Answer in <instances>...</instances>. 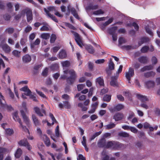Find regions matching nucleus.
<instances>
[{
    "instance_id": "obj_1",
    "label": "nucleus",
    "mask_w": 160,
    "mask_h": 160,
    "mask_svg": "<svg viewBox=\"0 0 160 160\" xmlns=\"http://www.w3.org/2000/svg\"><path fill=\"white\" fill-rule=\"evenodd\" d=\"M64 74L61 76V78L63 79L66 78L67 77V74L68 73L70 76L67 78V82L70 84L72 83L77 78V75L73 69L68 70H64Z\"/></svg>"
},
{
    "instance_id": "obj_2",
    "label": "nucleus",
    "mask_w": 160,
    "mask_h": 160,
    "mask_svg": "<svg viewBox=\"0 0 160 160\" xmlns=\"http://www.w3.org/2000/svg\"><path fill=\"white\" fill-rule=\"evenodd\" d=\"M105 140L101 139L98 142V144L101 147H105L106 148L116 149L120 147V143L117 142L111 141L105 143Z\"/></svg>"
},
{
    "instance_id": "obj_3",
    "label": "nucleus",
    "mask_w": 160,
    "mask_h": 160,
    "mask_svg": "<svg viewBox=\"0 0 160 160\" xmlns=\"http://www.w3.org/2000/svg\"><path fill=\"white\" fill-rule=\"evenodd\" d=\"M122 68L123 66L122 65H120L116 74H115L114 76L112 77V79L110 82L111 85L114 87L118 86L117 82L114 79H116L118 78L119 76V74L122 71Z\"/></svg>"
},
{
    "instance_id": "obj_4",
    "label": "nucleus",
    "mask_w": 160,
    "mask_h": 160,
    "mask_svg": "<svg viewBox=\"0 0 160 160\" xmlns=\"http://www.w3.org/2000/svg\"><path fill=\"white\" fill-rule=\"evenodd\" d=\"M56 10V9L54 7H48L47 8V9L46 8L44 9V11L46 12L47 15L48 17L50 18L52 20L54 21L55 22H58V20L55 18V16H54L53 15L50 14L49 12H52L53 11H54L55 12Z\"/></svg>"
},
{
    "instance_id": "obj_5",
    "label": "nucleus",
    "mask_w": 160,
    "mask_h": 160,
    "mask_svg": "<svg viewBox=\"0 0 160 160\" xmlns=\"http://www.w3.org/2000/svg\"><path fill=\"white\" fill-rule=\"evenodd\" d=\"M13 119L16 121L19 122L20 124L19 127L23 130L26 132H29L28 130L26 128L25 126H23L22 125L21 121L18 116V112H14L13 114Z\"/></svg>"
},
{
    "instance_id": "obj_6",
    "label": "nucleus",
    "mask_w": 160,
    "mask_h": 160,
    "mask_svg": "<svg viewBox=\"0 0 160 160\" xmlns=\"http://www.w3.org/2000/svg\"><path fill=\"white\" fill-rule=\"evenodd\" d=\"M71 32L73 34L75 37V40L77 44L81 47L82 48L84 46L82 38L77 33L71 31Z\"/></svg>"
},
{
    "instance_id": "obj_7",
    "label": "nucleus",
    "mask_w": 160,
    "mask_h": 160,
    "mask_svg": "<svg viewBox=\"0 0 160 160\" xmlns=\"http://www.w3.org/2000/svg\"><path fill=\"white\" fill-rule=\"evenodd\" d=\"M0 104L4 108H7L9 110H11L12 107L11 106H8L6 104L5 101L4 99V97L0 92Z\"/></svg>"
},
{
    "instance_id": "obj_8",
    "label": "nucleus",
    "mask_w": 160,
    "mask_h": 160,
    "mask_svg": "<svg viewBox=\"0 0 160 160\" xmlns=\"http://www.w3.org/2000/svg\"><path fill=\"white\" fill-rule=\"evenodd\" d=\"M18 143L20 146L27 147V148L29 150H30L32 148L31 146L28 143V141L26 139H24L21 140Z\"/></svg>"
},
{
    "instance_id": "obj_9",
    "label": "nucleus",
    "mask_w": 160,
    "mask_h": 160,
    "mask_svg": "<svg viewBox=\"0 0 160 160\" xmlns=\"http://www.w3.org/2000/svg\"><path fill=\"white\" fill-rule=\"evenodd\" d=\"M134 75V71L133 69L131 68H129L128 72H126L125 77L128 80V82L130 83V80L131 77H132Z\"/></svg>"
},
{
    "instance_id": "obj_10",
    "label": "nucleus",
    "mask_w": 160,
    "mask_h": 160,
    "mask_svg": "<svg viewBox=\"0 0 160 160\" xmlns=\"http://www.w3.org/2000/svg\"><path fill=\"white\" fill-rule=\"evenodd\" d=\"M25 12L26 13L28 22H30L32 19V11L29 9H26L25 11H23V13Z\"/></svg>"
},
{
    "instance_id": "obj_11",
    "label": "nucleus",
    "mask_w": 160,
    "mask_h": 160,
    "mask_svg": "<svg viewBox=\"0 0 160 160\" xmlns=\"http://www.w3.org/2000/svg\"><path fill=\"white\" fill-rule=\"evenodd\" d=\"M124 117V115L121 113L118 112L115 113L113 116V119L116 121H118L122 119Z\"/></svg>"
},
{
    "instance_id": "obj_12",
    "label": "nucleus",
    "mask_w": 160,
    "mask_h": 160,
    "mask_svg": "<svg viewBox=\"0 0 160 160\" xmlns=\"http://www.w3.org/2000/svg\"><path fill=\"white\" fill-rule=\"evenodd\" d=\"M21 113L24 122L28 125H29L30 124V120L29 118L26 115L23 111L21 110Z\"/></svg>"
},
{
    "instance_id": "obj_13",
    "label": "nucleus",
    "mask_w": 160,
    "mask_h": 160,
    "mask_svg": "<svg viewBox=\"0 0 160 160\" xmlns=\"http://www.w3.org/2000/svg\"><path fill=\"white\" fill-rule=\"evenodd\" d=\"M108 67L110 70L109 69H106V71L107 73L109 75H110L111 73L110 70H113L114 69V64L112 61L111 59L110 60V62L108 64Z\"/></svg>"
},
{
    "instance_id": "obj_14",
    "label": "nucleus",
    "mask_w": 160,
    "mask_h": 160,
    "mask_svg": "<svg viewBox=\"0 0 160 160\" xmlns=\"http://www.w3.org/2000/svg\"><path fill=\"white\" fill-rule=\"evenodd\" d=\"M34 110L35 111V112L39 116H43L42 113H43L45 114H46L45 111L43 109H42L40 110L39 108L37 107H35L34 108Z\"/></svg>"
},
{
    "instance_id": "obj_15",
    "label": "nucleus",
    "mask_w": 160,
    "mask_h": 160,
    "mask_svg": "<svg viewBox=\"0 0 160 160\" xmlns=\"http://www.w3.org/2000/svg\"><path fill=\"white\" fill-rule=\"evenodd\" d=\"M117 29V28L114 27L112 28L110 31L109 33L112 35L113 40L114 41H116L117 39V35L114 32H112V31H115Z\"/></svg>"
},
{
    "instance_id": "obj_16",
    "label": "nucleus",
    "mask_w": 160,
    "mask_h": 160,
    "mask_svg": "<svg viewBox=\"0 0 160 160\" xmlns=\"http://www.w3.org/2000/svg\"><path fill=\"white\" fill-rule=\"evenodd\" d=\"M96 83L97 85L98 84L100 86H103L104 85V80L102 77H99L96 79Z\"/></svg>"
},
{
    "instance_id": "obj_17",
    "label": "nucleus",
    "mask_w": 160,
    "mask_h": 160,
    "mask_svg": "<svg viewBox=\"0 0 160 160\" xmlns=\"http://www.w3.org/2000/svg\"><path fill=\"white\" fill-rule=\"evenodd\" d=\"M43 139L44 143L46 145L49 147L50 145V142L49 139L46 135H44L43 137Z\"/></svg>"
},
{
    "instance_id": "obj_18",
    "label": "nucleus",
    "mask_w": 160,
    "mask_h": 160,
    "mask_svg": "<svg viewBox=\"0 0 160 160\" xmlns=\"http://www.w3.org/2000/svg\"><path fill=\"white\" fill-rule=\"evenodd\" d=\"M67 57L66 52L64 50L61 51L58 54V58L60 59H62Z\"/></svg>"
},
{
    "instance_id": "obj_19",
    "label": "nucleus",
    "mask_w": 160,
    "mask_h": 160,
    "mask_svg": "<svg viewBox=\"0 0 160 160\" xmlns=\"http://www.w3.org/2000/svg\"><path fill=\"white\" fill-rule=\"evenodd\" d=\"M86 49L90 53L92 54L94 52V50L93 47L90 45H87L85 46Z\"/></svg>"
},
{
    "instance_id": "obj_20",
    "label": "nucleus",
    "mask_w": 160,
    "mask_h": 160,
    "mask_svg": "<svg viewBox=\"0 0 160 160\" xmlns=\"http://www.w3.org/2000/svg\"><path fill=\"white\" fill-rule=\"evenodd\" d=\"M68 8L69 10L71 11L72 14L76 18L78 19L79 18L78 14L75 8H72L70 9V10L69 7L68 6Z\"/></svg>"
},
{
    "instance_id": "obj_21",
    "label": "nucleus",
    "mask_w": 160,
    "mask_h": 160,
    "mask_svg": "<svg viewBox=\"0 0 160 160\" xmlns=\"http://www.w3.org/2000/svg\"><path fill=\"white\" fill-rule=\"evenodd\" d=\"M138 61L141 63H145L148 61V58L146 56H142L138 59Z\"/></svg>"
},
{
    "instance_id": "obj_22",
    "label": "nucleus",
    "mask_w": 160,
    "mask_h": 160,
    "mask_svg": "<svg viewBox=\"0 0 160 160\" xmlns=\"http://www.w3.org/2000/svg\"><path fill=\"white\" fill-rule=\"evenodd\" d=\"M149 41V39L148 38H141L138 41V44L139 46L145 42H146Z\"/></svg>"
},
{
    "instance_id": "obj_23",
    "label": "nucleus",
    "mask_w": 160,
    "mask_h": 160,
    "mask_svg": "<svg viewBox=\"0 0 160 160\" xmlns=\"http://www.w3.org/2000/svg\"><path fill=\"white\" fill-rule=\"evenodd\" d=\"M32 118L35 126H37L40 125L39 122L35 115H32Z\"/></svg>"
},
{
    "instance_id": "obj_24",
    "label": "nucleus",
    "mask_w": 160,
    "mask_h": 160,
    "mask_svg": "<svg viewBox=\"0 0 160 160\" xmlns=\"http://www.w3.org/2000/svg\"><path fill=\"white\" fill-rule=\"evenodd\" d=\"M50 37V35L48 33H43L41 34L40 37L42 39L47 40Z\"/></svg>"
},
{
    "instance_id": "obj_25",
    "label": "nucleus",
    "mask_w": 160,
    "mask_h": 160,
    "mask_svg": "<svg viewBox=\"0 0 160 160\" xmlns=\"http://www.w3.org/2000/svg\"><path fill=\"white\" fill-rule=\"evenodd\" d=\"M31 60V57L28 54L25 55L22 57L23 61L25 62H29Z\"/></svg>"
},
{
    "instance_id": "obj_26",
    "label": "nucleus",
    "mask_w": 160,
    "mask_h": 160,
    "mask_svg": "<svg viewBox=\"0 0 160 160\" xmlns=\"http://www.w3.org/2000/svg\"><path fill=\"white\" fill-rule=\"evenodd\" d=\"M40 41L39 39L37 38L33 43L31 44V48H34L35 45H38L40 44Z\"/></svg>"
},
{
    "instance_id": "obj_27",
    "label": "nucleus",
    "mask_w": 160,
    "mask_h": 160,
    "mask_svg": "<svg viewBox=\"0 0 160 160\" xmlns=\"http://www.w3.org/2000/svg\"><path fill=\"white\" fill-rule=\"evenodd\" d=\"M2 48L3 50L6 52H10L11 50L10 47L7 44L3 45L2 46Z\"/></svg>"
},
{
    "instance_id": "obj_28",
    "label": "nucleus",
    "mask_w": 160,
    "mask_h": 160,
    "mask_svg": "<svg viewBox=\"0 0 160 160\" xmlns=\"http://www.w3.org/2000/svg\"><path fill=\"white\" fill-rule=\"evenodd\" d=\"M137 97L142 102H144L148 100V98L146 97L143 96L141 94H137Z\"/></svg>"
},
{
    "instance_id": "obj_29",
    "label": "nucleus",
    "mask_w": 160,
    "mask_h": 160,
    "mask_svg": "<svg viewBox=\"0 0 160 160\" xmlns=\"http://www.w3.org/2000/svg\"><path fill=\"white\" fill-rule=\"evenodd\" d=\"M146 86L149 88L153 87L154 85V82L152 81H148L146 83Z\"/></svg>"
},
{
    "instance_id": "obj_30",
    "label": "nucleus",
    "mask_w": 160,
    "mask_h": 160,
    "mask_svg": "<svg viewBox=\"0 0 160 160\" xmlns=\"http://www.w3.org/2000/svg\"><path fill=\"white\" fill-rule=\"evenodd\" d=\"M44 24L45 25L40 28V30L42 31H48L49 30V26L47 24Z\"/></svg>"
},
{
    "instance_id": "obj_31",
    "label": "nucleus",
    "mask_w": 160,
    "mask_h": 160,
    "mask_svg": "<svg viewBox=\"0 0 160 160\" xmlns=\"http://www.w3.org/2000/svg\"><path fill=\"white\" fill-rule=\"evenodd\" d=\"M61 64L63 68V70L64 69V68L69 67L70 65L69 62L68 61L62 62H61Z\"/></svg>"
},
{
    "instance_id": "obj_32",
    "label": "nucleus",
    "mask_w": 160,
    "mask_h": 160,
    "mask_svg": "<svg viewBox=\"0 0 160 160\" xmlns=\"http://www.w3.org/2000/svg\"><path fill=\"white\" fill-rule=\"evenodd\" d=\"M155 73L153 72H150L144 73V76L146 78L154 76Z\"/></svg>"
},
{
    "instance_id": "obj_33",
    "label": "nucleus",
    "mask_w": 160,
    "mask_h": 160,
    "mask_svg": "<svg viewBox=\"0 0 160 160\" xmlns=\"http://www.w3.org/2000/svg\"><path fill=\"white\" fill-rule=\"evenodd\" d=\"M111 96L109 95H106L103 98V100L104 101L109 102L111 99Z\"/></svg>"
},
{
    "instance_id": "obj_34",
    "label": "nucleus",
    "mask_w": 160,
    "mask_h": 160,
    "mask_svg": "<svg viewBox=\"0 0 160 160\" xmlns=\"http://www.w3.org/2000/svg\"><path fill=\"white\" fill-rule=\"evenodd\" d=\"M22 153V150L20 148H18L15 154V157L17 158H19Z\"/></svg>"
},
{
    "instance_id": "obj_35",
    "label": "nucleus",
    "mask_w": 160,
    "mask_h": 160,
    "mask_svg": "<svg viewBox=\"0 0 160 160\" xmlns=\"http://www.w3.org/2000/svg\"><path fill=\"white\" fill-rule=\"evenodd\" d=\"M6 133L8 135H11L14 133V131L13 129L8 128L5 130Z\"/></svg>"
},
{
    "instance_id": "obj_36",
    "label": "nucleus",
    "mask_w": 160,
    "mask_h": 160,
    "mask_svg": "<svg viewBox=\"0 0 160 160\" xmlns=\"http://www.w3.org/2000/svg\"><path fill=\"white\" fill-rule=\"evenodd\" d=\"M115 124L113 123H110L105 126L106 128L107 129H109L113 128L115 126Z\"/></svg>"
},
{
    "instance_id": "obj_37",
    "label": "nucleus",
    "mask_w": 160,
    "mask_h": 160,
    "mask_svg": "<svg viewBox=\"0 0 160 160\" xmlns=\"http://www.w3.org/2000/svg\"><path fill=\"white\" fill-rule=\"evenodd\" d=\"M119 136L124 137H128L129 136V134L125 132H121L118 133Z\"/></svg>"
},
{
    "instance_id": "obj_38",
    "label": "nucleus",
    "mask_w": 160,
    "mask_h": 160,
    "mask_svg": "<svg viewBox=\"0 0 160 160\" xmlns=\"http://www.w3.org/2000/svg\"><path fill=\"white\" fill-rule=\"evenodd\" d=\"M78 106L82 108V111H86L88 109V108L87 107L83 106V104L82 103H78Z\"/></svg>"
},
{
    "instance_id": "obj_39",
    "label": "nucleus",
    "mask_w": 160,
    "mask_h": 160,
    "mask_svg": "<svg viewBox=\"0 0 160 160\" xmlns=\"http://www.w3.org/2000/svg\"><path fill=\"white\" fill-rule=\"evenodd\" d=\"M12 54L16 57H19L20 56V52L14 50L12 52Z\"/></svg>"
},
{
    "instance_id": "obj_40",
    "label": "nucleus",
    "mask_w": 160,
    "mask_h": 160,
    "mask_svg": "<svg viewBox=\"0 0 160 160\" xmlns=\"http://www.w3.org/2000/svg\"><path fill=\"white\" fill-rule=\"evenodd\" d=\"M123 106L122 104H118L114 107L115 110L119 111L123 108Z\"/></svg>"
},
{
    "instance_id": "obj_41",
    "label": "nucleus",
    "mask_w": 160,
    "mask_h": 160,
    "mask_svg": "<svg viewBox=\"0 0 160 160\" xmlns=\"http://www.w3.org/2000/svg\"><path fill=\"white\" fill-rule=\"evenodd\" d=\"M148 50L149 47L147 46H145L141 48V51L142 53H145Z\"/></svg>"
},
{
    "instance_id": "obj_42",
    "label": "nucleus",
    "mask_w": 160,
    "mask_h": 160,
    "mask_svg": "<svg viewBox=\"0 0 160 160\" xmlns=\"http://www.w3.org/2000/svg\"><path fill=\"white\" fill-rule=\"evenodd\" d=\"M56 36L55 34H52L51 37L50 42L51 43H53L54 42L56 39Z\"/></svg>"
},
{
    "instance_id": "obj_43",
    "label": "nucleus",
    "mask_w": 160,
    "mask_h": 160,
    "mask_svg": "<svg viewBox=\"0 0 160 160\" xmlns=\"http://www.w3.org/2000/svg\"><path fill=\"white\" fill-rule=\"evenodd\" d=\"M104 12L102 11L101 9H99L96 11H94L93 12V14L98 15L101 14H102L104 13Z\"/></svg>"
},
{
    "instance_id": "obj_44",
    "label": "nucleus",
    "mask_w": 160,
    "mask_h": 160,
    "mask_svg": "<svg viewBox=\"0 0 160 160\" xmlns=\"http://www.w3.org/2000/svg\"><path fill=\"white\" fill-rule=\"evenodd\" d=\"M5 31L9 34H11L14 32V29L12 28H7Z\"/></svg>"
},
{
    "instance_id": "obj_45",
    "label": "nucleus",
    "mask_w": 160,
    "mask_h": 160,
    "mask_svg": "<svg viewBox=\"0 0 160 160\" xmlns=\"http://www.w3.org/2000/svg\"><path fill=\"white\" fill-rule=\"evenodd\" d=\"M48 73V68H45L42 72V75L44 77L46 76Z\"/></svg>"
},
{
    "instance_id": "obj_46",
    "label": "nucleus",
    "mask_w": 160,
    "mask_h": 160,
    "mask_svg": "<svg viewBox=\"0 0 160 160\" xmlns=\"http://www.w3.org/2000/svg\"><path fill=\"white\" fill-rule=\"evenodd\" d=\"M152 62L153 65L156 64L158 62L157 59L155 56H153L152 58Z\"/></svg>"
},
{
    "instance_id": "obj_47",
    "label": "nucleus",
    "mask_w": 160,
    "mask_h": 160,
    "mask_svg": "<svg viewBox=\"0 0 160 160\" xmlns=\"http://www.w3.org/2000/svg\"><path fill=\"white\" fill-rule=\"evenodd\" d=\"M85 87L84 84H78L77 85V88L78 91H80L82 89Z\"/></svg>"
},
{
    "instance_id": "obj_48",
    "label": "nucleus",
    "mask_w": 160,
    "mask_h": 160,
    "mask_svg": "<svg viewBox=\"0 0 160 160\" xmlns=\"http://www.w3.org/2000/svg\"><path fill=\"white\" fill-rule=\"evenodd\" d=\"M140 64L139 63L136 62L133 64L132 66L136 69H138L139 68Z\"/></svg>"
},
{
    "instance_id": "obj_49",
    "label": "nucleus",
    "mask_w": 160,
    "mask_h": 160,
    "mask_svg": "<svg viewBox=\"0 0 160 160\" xmlns=\"http://www.w3.org/2000/svg\"><path fill=\"white\" fill-rule=\"evenodd\" d=\"M49 116L52 121V125H53L54 124V122H57V121L52 114L50 113L49 114Z\"/></svg>"
},
{
    "instance_id": "obj_50",
    "label": "nucleus",
    "mask_w": 160,
    "mask_h": 160,
    "mask_svg": "<svg viewBox=\"0 0 160 160\" xmlns=\"http://www.w3.org/2000/svg\"><path fill=\"white\" fill-rule=\"evenodd\" d=\"M109 157L107 155L104 157L102 160H115V159L114 158H112L110 159H109Z\"/></svg>"
},
{
    "instance_id": "obj_51",
    "label": "nucleus",
    "mask_w": 160,
    "mask_h": 160,
    "mask_svg": "<svg viewBox=\"0 0 160 160\" xmlns=\"http://www.w3.org/2000/svg\"><path fill=\"white\" fill-rule=\"evenodd\" d=\"M119 43L120 44H122L125 42V40L124 38L122 37L118 39Z\"/></svg>"
},
{
    "instance_id": "obj_52",
    "label": "nucleus",
    "mask_w": 160,
    "mask_h": 160,
    "mask_svg": "<svg viewBox=\"0 0 160 160\" xmlns=\"http://www.w3.org/2000/svg\"><path fill=\"white\" fill-rule=\"evenodd\" d=\"M55 132L56 135L58 137L59 135V127L58 126H57L55 130Z\"/></svg>"
},
{
    "instance_id": "obj_53",
    "label": "nucleus",
    "mask_w": 160,
    "mask_h": 160,
    "mask_svg": "<svg viewBox=\"0 0 160 160\" xmlns=\"http://www.w3.org/2000/svg\"><path fill=\"white\" fill-rule=\"evenodd\" d=\"M134 114L132 112H131L129 114V115L128 118V119L129 120H131V119L134 117Z\"/></svg>"
},
{
    "instance_id": "obj_54",
    "label": "nucleus",
    "mask_w": 160,
    "mask_h": 160,
    "mask_svg": "<svg viewBox=\"0 0 160 160\" xmlns=\"http://www.w3.org/2000/svg\"><path fill=\"white\" fill-rule=\"evenodd\" d=\"M94 89V88L93 87L89 89V91L88 93V96L89 97H91L92 95Z\"/></svg>"
},
{
    "instance_id": "obj_55",
    "label": "nucleus",
    "mask_w": 160,
    "mask_h": 160,
    "mask_svg": "<svg viewBox=\"0 0 160 160\" xmlns=\"http://www.w3.org/2000/svg\"><path fill=\"white\" fill-rule=\"evenodd\" d=\"M146 32L149 34L151 36L153 35V33L152 31L150 30V28L148 27L146 28Z\"/></svg>"
},
{
    "instance_id": "obj_56",
    "label": "nucleus",
    "mask_w": 160,
    "mask_h": 160,
    "mask_svg": "<svg viewBox=\"0 0 160 160\" xmlns=\"http://www.w3.org/2000/svg\"><path fill=\"white\" fill-rule=\"evenodd\" d=\"M37 92L42 98H46V97L45 95L41 92L36 90Z\"/></svg>"
},
{
    "instance_id": "obj_57",
    "label": "nucleus",
    "mask_w": 160,
    "mask_h": 160,
    "mask_svg": "<svg viewBox=\"0 0 160 160\" xmlns=\"http://www.w3.org/2000/svg\"><path fill=\"white\" fill-rule=\"evenodd\" d=\"M129 130L134 133H136L138 132V130L136 128L134 127H130Z\"/></svg>"
},
{
    "instance_id": "obj_58",
    "label": "nucleus",
    "mask_w": 160,
    "mask_h": 160,
    "mask_svg": "<svg viewBox=\"0 0 160 160\" xmlns=\"http://www.w3.org/2000/svg\"><path fill=\"white\" fill-rule=\"evenodd\" d=\"M36 35V33H31L29 36V39L30 40H32L34 39Z\"/></svg>"
},
{
    "instance_id": "obj_59",
    "label": "nucleus",
    "mask_w": 160,
    "mask_h": 160,
    "mask_svg": "<svg viewBox=\"0 0 160 160\" xmlns=\"http://www.w3.org/2000/svg\"><path fill=\"white\" fill-rule=\"evenodd\" d=\"M64 106L66 108H70V103L67 101L64 102Z\"/></svg>"
},
{
    "instance_id": "obj_60",
    "label": "nucleus",
    "mask_w": 160,
    "mask_h": 160,
    "mask_svg": "<svg viewBox=\"0 0 160 160\" xmlns=\"http://www.w3.org/2000/svg\"><path fill=\"white\" fill-rule=\"evenodd\" d=\"M28 96H29L30 98L32 99L35 102L37 101V100L36 98V97L33 95L31 93L29 94V95H28Z\"/></svg>"
},
{
    "instance_id": "obj_61",
    "label": "nucleus",
    "mask_w": 160,
    "mask_h": 160,
    "mask_svg": "<svg viewBox=\"0 0 160 160\" xmlns=\"http://www.w3.org/2000/svg\"><path fill=\"white\" fill-rule=\"evenodd\" d=\"M23 14V11L21 12V13L15 16V19L17 20H18V19H19L20 18H21V16Z\"/></svg>"
},
{
    "instance_id": "obj_62",
    "label": "nucleus",
    "mask_w": 160,
    "mask_h": 160,
    "mask_svg": "<svg viewBox=\"0 0 160 160\" xmlns=\"http://www.w3.org/2000/svg\"><path fill=\"white\" fill-rule=\"evenodd\" d=\"M108 91V89L107 88L106 89H102L101 91L100 94L101 95H103V94L107 92Z\"/></svg>"
},
{
    "instance_id": "obj_63",
    "label": "nucleus",
    "mask_w": 160,
    "mask_h": 160,
    "mask_svg": "<svg viewBox=\"0 0 160 160\" xmlns=\"http://www.w3.org/2000/svg\"><path fill=\"white\" fill-rule=\"evenodd\" d=\"M117 98L120 101H123L124 100L123 97L121 95H117Z\"/></svg>"
},
{
    "instance_id": "obj_64",
    "label": "nucleus",
    "mask_w": 160,
    "mask_h": 160,
    "mask_svg": "<svg viewBox=\"0 0 160 160\" xmlns=\"http://www.w3.org/2000/svg\"><path fill=\"white\" fill-rule=\"evenodd\" d=\"M78 160H86L85 158L82 154H79L78 156V158H77Z\"/></svg>"
}]
</instances>
